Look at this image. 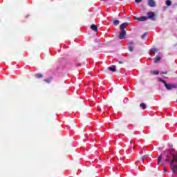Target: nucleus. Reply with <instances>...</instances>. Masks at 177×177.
Segmentation results:
<instances>
[{"label":"nucleus","mask_w":177,"mask_h":177,"mask_svg":"<svg viewBox=\"0 0 177 177\" xmlns=\"http://www.w3.org/2000/svg\"><path fill=\"white\" fill-rule=\"evenodd\" d=\"M140 107H142V110H146V104L145 103H141L140 104Z\"/></svg>","instance_id":"nucleus-17"},{"label":"nucleus","mask_w":177,"mask_h":177,"mask_svg":"<svg viewBox=\"0 0 177 177\" xmlns=\"http://www.w3.org/2000/svg\"><path fill=\"white\" fill-rule=\"evenodd\" d=\"M160 82H162L164 86H165L166 89H167V91H171V89L175 88V85L174 84H167V82H165V80L160 78L159 79Z\"/></svg>","instance_id":"nucleus-2"},{"label":"nucleus","mask_w":177,"mask_h":177,"mask_svg":"<svg viewBox=\"0 0 177 177\" xmlns=\"http://www.w3.org/2000/svg\"><path fill=\"white\" fill-rule=\"evenodd\" d=\"M171 4H172V2L171 1V0H167L166 1L167 6H171Z\"/></svg>","instance_id":"nucleus-18"},{"label":"nucleus","mask_w":177,"mask_h":177,"mask_svg":"<svg viewBox=\"0 0 177 177\" xmlns=\"http://www.w3.org/2000/svg\"><path fill=\"white\" fill-rule=\"evenodd\" d=\"M162 161V154H160L158 158V164H160Z\"/></svg>","instance_id":"nucleus-14"},{"label":"nucleus","mask_w":177,"mask_h":177,"mask_svg":"<svg viewBox=\"0 0 177 177\" xmlns=\"http://www.w3.org/2000/svg\"><path fill=\"white\" fill-rule=\"evenodd\" d=\"M118 63H119V64H122V63H124V62L119 61Z\"/></svg>","instance_id":"nucleus-26"},{"label":"nucleus","mask_w":177,"mask_h":177,"mask_svg":"<svg viewBox=\"0 0 177 177\" xmlns=\"http://www.w3.org/2000/svg\"><path fill=\"white\" fill-rule=\"evenodd\" d=\"M129 50V52H133L135 50V41H131L128 43Z\"/></svg>","instance_id":"nucleus-4"},{"label":"nucleus","mask_w":177,"mask_h":177,"mask_svg":"<svg viewBox=\"0 0 177 177\" xmlns=\"http://www.w3.org/2000/svg\"><path fill=\"white\" fill-rule=\"evenodd\" d=\"M146 37H147V33H144L142 36H141V38L142 39H145L146 38Z\"/></svg>","instance_id":"nucleus-21"},{"label":"nucleus","mask_w":177,"mask_h":177,"mask_svg":"<svg viewBox=\"0 0 177 177\" xmlns=\"http://www.w3.org/2000/svg\"><path fill=\"white\" fill-rule=\"evenodd\" d=\"M100 108H98V111H100Z\"/></svg>","instance_id":"nucleus-29"},{"label":"nucleus","mask_w":177,"mask_h":177,"mask_svg":"<svg viewBox=\"0 0 177 177\" xmlns=\"http://www.w3.org/2000/svg\"><path fill=\"white\" fill-rule=\"evenodd\" d=\"M148 5L150 8H156V1L154 0H148Z\"/></svg>","instance_id":"nucleus-6"},{"label":"nucleus","mask_w":177,"mask_h":177,"mask_svg":"<svg viewBox=\"0 0 177 177\" xmlns=\"http://www.w3.org/2000/svg\"><path fill=\"white\" fill-rule=\"evenodd\" d=\"M170 169L173 174H177V165H170Z\"/></svg>","instance_id":"nucleus-5"},{"label":"nucleus","mask_w":177,"mask_h":177,"mask_svg":"<svg viewBox=\"0 0 177 177\" xmlns=\"http://www.w3.org/2000/svg\"><path fill=\"white\" fill-rule=\"evenodd\" d=\"M177 163V154L173 155V159L171 160L170 165H175Z\"/></svg>","instance_id":"nucleus-8"},{"label":"nucleus","mask_w":177,"mask_h":177,"mask_svg":"<svg viewBox=\"0 0 177 177\" xmlns=\"http://www.w3.org/2000/svg\"><path fill=\"white\" fill-rule=\"evenodd\" d=\"M160 60H161V57L157 56V57H156L154 58V63H158V62H160Z\"/></svg>","instance_id":"nucleus-15"},{"label":"nucleus","mask_w":177,"mask_h":177,"mask_svg":"<svg viewBox=\"0 0 177 177\" xmlns=\"http://www.w3.org/2000/svg\"><path fill=\"white\" fill-rule=\"evenodd\" d=\"M169 158H167L165 159V162H169Z\"/></svg>","instance_id":"nucleus-25"},{"label":"nucleus","mask_w":177,"mask_h":177,"mask_svg":"<svg viewBox=\"0 0 177 177\" xmlns=\"http://www.w3.org/2000/svg\"><path fill=\"white\" fill-rule=\"evenodd\" d=\"M125 147L127 150H131L132 149V141L127 142V143L125 144Z\"/></svg>","instance_id":"nucleus-7"},{"label":"nucleus","mask_w":177,"mask_h":177,"mask_svg":"<svg viewBox=\"0 0 177 177\" xmlns=\"http://www.w3.org/2000/svg\"><path fill=\"white\" fill-rule=\"evenodd\" d=\"M147 19L151 20L152 21H156V13L154 12H149L147 13Z\"/></svg>","instance_id":"nucleus-3"},{"label":"nucleus","mask_w":177,"mask_h":177,"mask_svg":"<svg viewBox=\"0 0 177 177\" xmlns=\"http://www.w3.org/2000/svg\"><path fill=\"white\" fill-rule=\"evenodd\" d=\"M90 28L95 32H97V26H96L95 24H91Z\"/></svg>","instance_id":"nucleus-10"},{"label":"nucleus","mask_w":177,"mask_h":177,"mask_svg":"<svg viewBox=\"0 0 177 177\" xmlns=\"http://www.w3.org/2000/svg\"><path fill=\"white\" fill-rule=\"evenodd\" d=\"M150 74L151 75H158V74H160V72L158 71H151Z\"/></svg>","instance_id":"nucleus-12"},{"label":"nucleus","mask_w":177,"mask_h":177,"mask_svg":"<svg viewBox=\"0 0 177 177\" xmlns=\"http://www.w3.org/2000/svg\"><path fill=\"white\" fill-rule=\"evenodd\" d=\"M35 77H36V78H42V77H44V75L41 73H37L35 75Z\"/></svg>","instance_id":"nucleus-16"},{"label":"nucleus","mask_w":177,"mask_h":177,"mask_svg":"<svg viewBox=\"0 0 177 177\" xmlns=\"http://www.w3.org/2000/svg\"><path fill=\"white\" fill-rule=\"evenodd\" d=\"M163 171L164 172H168V169H167V167H165Z\"/></svg>","instance_id":"nucleus-24"},{"label":"nucleus","mask_w":177,"mask_h":177,"mask_svg":"<svg viewBox=\"0 0 177 177\" xmlns=\"http://www.w3.org/2000/svg\"><path fill=\"white\" fill-rule=\"evenodd\" d=\"M146 158H147V155H145L141 158L142 161H143V160H146Z\"/></svg>","instance_id":"nucleus-22"},{"label":"nucleus","mask_w":177,"mask_h":177,"mask_svg":"<svg viewBox=\"0 0 177 177\" xmlns=\"http://www.w3.org/2000/svg\"><path fill=\"white\" fill-rule=\"evenodd\" d=\"M128 24H129L128 22H124L120 26V30H121L118 36L120 39H125V35H127L125 28H127Z\"/></svg>","instance_id":"nucleus-1"},{"label":"nucleus","mask_w":177,"mask_h":177,"mask_svg":"<svg viewBox=\"0 0 177 177\" xmlns=\"http://www.w3.org/2000/svg\"><path fill=\"white\" fill-rule=\"evenodd\" d=\"M113 24H114L115 26H118V24H120V21H118V20H117V19L114 20V21H113Z\"/></svg>","instance_id":"nucleus-19"},{"label":"nucleus","mask_w":177,"mask_h":177,"mask_svg":"<svg viewBox=\"0 0 177 177\" xmlns=\"http://www.w3.org/2000/svg\"><path fill=\"white\" fill-rule=\"evenodd\" d=\"M137 20H138V21H146V20H147V17H141L139 18H137Z\"/></svg>","instance_id":"nucleus-11"},{"label":"nucleus","mask_w":177,"mask_h":177,"mask_svg":"<svg viewBox=\"0 0 177 177\" xmlns=\"http://www.w3.org/2000/svg\"><path fill=\"white\" fill-rule=\"evenodd\" d=\"M154 52H158V49H157V48L151 49V53H154Z\"/></svg>","instance_id":"nucleus-20"},{"label":"nucleus","mask_w":177,"mask_h":177,"mask_svg":"<svg viewBox=\"0 0 177 177\" xmlns=\"http://www.w3.org/2000/svg\"><path fill=\"white\" fill-rule=\"evenodd\" d=\"M160 74H167V72H162V73H160Z\"/></svg>","instance_id":"nucleus-27"},{"label":"nucleus","mask_w":177,"mask_h":177,"mask_svg":"<svg viewBox=\"0 0 177 177\" xmlns=\"http://www.w3.org/2000/svg\"><path fill=\"white\" fill-rule=\"evenodd\" d=\"M53 80V77L52 76L47 77L46 79L44 80V82L46 84H50Z\"/></svg>","instance_id":"nucleus-9"},{"label":"nucleus","mask_w":177,"mask_h":177,"mask_svg":"<svg viewBox=\"0 0 177 177\" xmlns=\"http://www.w3.org/2000/svg\"><path fill=\"white\" fill-rule=\"evenodd\" d=\"M109 71H111L112 73H115V66H113L109 68Z\"/></svg>","instance_id":"nucleus-13"},{"label":"nucleus","mask_w":177,"mask_h":177,"mask_svg":"<svg viewBox=\"0 0 177 177\" xmlns=\"http://www.w3.org/2000/svg\"><path fill=\"white\" fill-rule=\"evenodd\" d=\"M167 158H169V156L168 154L166 155Z\"/></svg>","instance_id":"nucleus-28"},{"label":"nucleus","mask_w":177,"mask_h":177,"mask_svg":"<svg viewBox=\"0 0 177 177\" xmlns=\"http://www.w3.org/2000/svg\"><path fill=\"white\" fill-rule=\"evenodd\" d=\"M142 0H135V2L136 3H140V2H142Z\"/></svg>","instance_id":"nucleus-23"}]
</instances>
